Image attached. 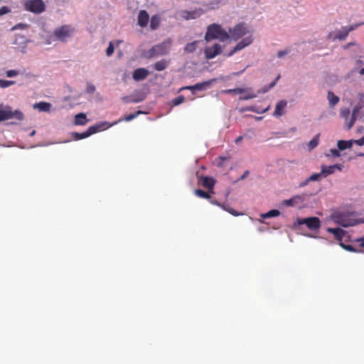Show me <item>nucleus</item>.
I'll list each match as a JSON object with an SVG mask.
<instances>
[{
	"instance_id": "nucleus-59",
	"label": "nucleus",
	"mask_w": 364,
	"mask_h": 364,
	"mask_svg": "<svg viewBox=\"0 0 364 364\" xmlns=\"http://www.w3.org/2000/svg\"><path fill=\"white\" fill-rule=\"evenodd\" d=\"M359 73L361 75H364V67L362 69L360 70Z\"/></svg>"
},
{
	"instance_id": "nucleus-55",
	"label": "nucleus",
	"mask_w": 364,
	"mask_h": 364,
	"mask_svg": "<svg viewBox=\"0 0 364 364\" xmlns=\"http://www.w3.org/2000/svg\"><path fill=\"white\" fill-rule=\"evenodd\" d=\"M210 203L213 205L220 206L223 208V206H225V205H221L220 203H218L216 200H211Z\"/></svg>"
},
{
	"instance_id": "nucleus-13",
	"label": "nucleus",
	"mask_w": 364,
	"mask_h": 364,
	"mask_svg": "<svg viewBox=\"0 0 364 364\" xmlns=\"http://www.w3.org/2000/svg\"><path fill=\"white\" fill-rule=\"evenodd\" d=\"M252 38L251 36H247V37L243 38L241 41L237 43V44L234 48V49L230 53V54L228 55L230 56L232 54H234L235 52L239 51V50L243 49L244 48L248 46L249 45H250L252 43Z\"/></svg>"
},
{
	"instance_id": "nucleus-32",
	"label": "nucleus",
	"mask_w": 364,
	"mask_h": 364,
	"mask_svg": "<svg viewBox=\"0 0 364 364\" xmlns=\"http://www.w3.org/2000/svg\"><path fill=\"white\" fill-rule=\"evenodd\" d=\"M321 176H322L321 171L320 173H313L307 178V180L303 183V185H306L310 181H318Z\"/></svg>"
},
{
	"instance_id": "nucleus-16",
	"label": "nucleus",
	"mask_w": 364,
	"mask_h": 364,
	"mask_svg": "<svg viewBox=\"0 0 364 364\" xmlns=\"http://www.w3.org/2000/svg\"><path fill=\"white\" fill-rule=\"evenodd\" d=\"M200 181L203 187L213 192V187L215 184V181L213 178L208 176H201L200 178Z\"/></svg>"
},
{
	"instance_id": "nucleus-54",
	"label": "nucleus",
	"mask_w": 364,
	"mask_h": 364,
	"mask_svg": "<svg viewBox=\"0 0 364 364\" xmlns=\"http://www.w3.org/2000/svg\"><path fill=\"white\" fill-rule=\"evenodd\" d=\"M287 53V51H286V50H280L278 52L277 56H278V58H282L284 55H285Z\"/></svg>"
},
{
	"instance_id": "nucleus-43",
	"label": "nucleus",
	"mask_w": 364,
	"mask_h": 364,
	"mask_svg": "<svg viewBox=\"0 0 364 364\" xmlns=\"http://www.w3.org/2000/svg\"><path fill=\"white\" fill-rule=\"evenodd\" d=\"M114 50V45L112 42L109 43L108 48L106 50V54L107 56H111Z\"/></svg>"
},
{
	"instance_id": "nucleus-60",
	"label": "nucleus",
	"mask_w": 364,
	"mask_h": 364,
	"mask_svg": "<svg viewBox=\"0 0 364 364\" xmlns=\"http://www.w3.org/2000/svg\"><path fill=\"white\" fill-rule=\"evenodd\" d=\"M350 45H353V43H349L348 45H347V46H346V48H348L349 46H350Z\"/></svg>"
},
{
	"instance_id": "nucleus-48",
	"label": "nucleus",
	"mask_w": 364,
	"mask_h": 364,
	"mask_svg": "<svg viewBox=\"0 0 364 364\" xmlns=\"http://www.w3.org/2000/svg\"><path fill=\"white\" fill-rule=\"evenodd\" d=\"M11 11L8 6H4L0 8V16L9 14Z\"/></svg>"
},
{
	"instance_id": "nucleus-26",
	"label": "nucleus",
	"mask_w": 364,
	"mask_h": 364,
	"mask_svg": "<svg viewBox=\"0 0 364 364\" xmlns=\"http://www.w3.org/2000/svg\"><path fill=\"white\" fill-rule=\"evenodd\" d=\"M198 43V41H194L191 43H187L184 47L185 52L188 53H193L197 48Z\"/></svg>"
},
{
	"instance_id": "nucleus-49",
	"label": "nucleus",
	"mask_w": 364,
	"mask_h": 364,
	"mask_svg": "<svg viewBox=\"0 0 364 364\" xmlns=\"http://www.w3.org/2000/svg\"><path fill=\"white\" fill-rule=\"evenodd\" d=\"M18 74V72L15 70H10L6 72V76L8 77H12L16 76Z\"/></svg>"
},
{
	"instance_id": "nucleus-28",
	"label": "nucleus",
	"mask_w": 364,
	"mask_h": 364,
	"mask_svg": "<svg viewBox=\"0 0 364 364\" xmlns=\"http://www.w3.org/2000/svg\"><path fill=\"white\" fill-rule=\"evenodd\" d=\"M168 66V62L165 60L157 61L154 64V69L157 71H162L165 70Z\"/></svg>"
},
{
	"instance_id": "nucleus-12",
	"label": "nucleus",
	"mask_w": 364,
	"mask_h": 364,
	"mask_svg": "<svg viewBox=\"0 0 364 364\" xmlns=\"http://www.w3.org/2000/svg\"><path fill=\"white\" fill-rule=\"evenodd\" d=\"M181 16L185 20L196 19L203 14L201 9H195L193 11L183 10L181 11Z\"/></svg>"
},
{
	"instance_id": "nucleus-34",
	"label": "nucleus",
	"mask_w": 364,
	"mask_h": 364,
	"mask_svg": "<svg viewBox=\"0 0 364 364\" xmlns=\"http://www.w3.org/2000/svg\"><path fill=\"white\" fill-rule=\"evenodd\" d=\"M144 114V112L141 111V110H138L137 112H136L135 113H132V114H129L127 116H125L122 120H124V121H127V122H129V121H132L134 119H135L137 116H139V114Z\"/></svg>"
},
{
	"instance_id": "nucleus-23",
	"label": "nucleus",
	"mask_w": 364,
	"mask_h": 364,
	"mask_svg": "<svg viewBox=\"0 0 364 364\" xmlns=\"http://www.w3.org/2000/svg\"><path fill=\"white\" fill-rule=\"evenodd\" d=\"M327 98L330 106L332 107L337 105L340 100L339 97L336 96L332 91L328 92Z\"/></svg>"
},
{
	"instance_id": "nucleus-19",
	"label": "nucleus",
	"mask_w": 364,
	"mask_h": 364,
	"mask_svg": "<svg viewBox=\"0 0 364 364\" xmlns=\"http://www.w3.org/2000/svg\"><path fill=\"white\" fill-rule=\"evenodd\" d=\"M303 201V198L300 196H295L290 199L284 200L282 203L285 206H294L295 205L300 203Z\"/></svg>"
},
{
	"instance_id": "nucleus-41",
	"label": "nucleus",
	"mask_w": 364,
	"mask_h": 364,
	"mask_svg": "<svg viewBox=\"0 0 364 364\" xmlns=\"http://www.w3.org/2000/svg\"><path fill=\"white\" fill-rule=\"evenodd\" d=\"M363 25H364V22H361L359 23H355V24L350 25L348 27V26H344V27L346 28V29H347L348 32L350 33V31L355 30L360 26H363Z\"/></svg>"
},
{
	"instance_id": "nucleus-35",
	"label": "nucleus",
	"mask_w": 364,
	"mask_h": 364,
	"mask_svg": "<svg viewBox=\"0 0 364 364\" xmlns=\"http://www.w3.org/2000/svg\"><path fill=\"white\" fill-rule=\"evenodd\" d=\"M280 215V212L278 210H271L265 214L262 215L264 218L277 217Z\"/></svg>"
},
{
	"instance_id": "nucleus-11",
	"label": "nucleus",
	"mask_w": 364,
	"mask_h": 364,
	"mask_svg": "<svg viewBox=\"0 0 364 364\" xmlns=\"http://www.w3.org/2000/svg\"><path fill=\"white\" fill-rule=\"evenodd\" d=\"M222 51L221 46L218 43L214 44L213 46L207 47L205 49V55L206 59H213Z\"/></svg>"
},
{
	"instance_id": "nucleus-31",
	"label": "nucleus",
	"mask_w": 364,
	"mask_h": 364,
	"mask_svg": "<svg viewBox=\"0 0 364 364\" xmlns=\"http://www.w3.org/2000/svg\"><path fill=\"white\" fill-rule=\"evenodd\" d=\"M320 134H316L308 144V148L311 151L316 148L319 143Z\"/></svg>"
},
{
	"instance_id": "nucleus-52",
	"label": "nucleus",
	"mask_w": 364,
	"mask_h": 364,
	"mask_svg": "<svg viewBox=\"0 0 364 364\" xmlns=\"http://www.w3.org/2000/svg\"><path fill=\"white\" fill-rule=\"evenodd\" d=\"M356 242L359 243V245H360L361 247H364V237H363L358 238V239L356 240Z\"/></svg>"
},
{
	"instance_id": "nucleus-42",
	"label": "nucleus",
	"mask_w": 364,
	"mask_h": 364,
	"mask_svg": "<svg viewBox=\"0 0 364 364\" xmlns=\"http://www.w3.org/2000/svg\"><path fill=\"white\" fill-rule=\"evenodd\" d=\"M144 96H141L139 97H136V98H132V99H128V97H124V100H126L127 102H133V103H137V102H141L144 100Z\"/></svg>"
},
{
	"instance_id": "nucleus-53",
	"label": "nucleus",
	"mask_w": 364,
	"mask_h": 364,
	"mask_svg": "<svg viewBox=\"0 0 364 364\" xmlns=\"http://www.w3.org/2000/svg\"><path fill=\"white\" fill-rule=\"evenodd\" d=\"M279 78V76H278V77H277V79H276L274 82H272L270 84V85H269V88H266V89H264V90H263V92H267V91H268V90H269V88H272V87H274V86L275 85L276 82H277V80Z\"/></svg>"
},
{
	"instance_id": "nucleus-58",
	"label": "nucleus",
	"mask_w": 364,
	"mask_h": 364,
	"mask_svg": "<svg viewBox=\"0 0 364 364\" xmlns=\"http://www.w3.org/2000/svg\"><path fill=\"white\" fill-rule=\"evenodd\" d=\"M242 139H243V136H240L235 139V144H239L240 142H241L242 141Z\"/></svg>"
},
{
	"instance_id": "nucleus-18",
	"label": "nucleus",
	"mask_w": 364,
	"mask_h": 364,
	"mask_svg": "<svg viewBox=\"0 0 364 364\" xmlns=\"http://www.w3.org/2000/svg\"><path fill=\"white\" fill-rule=\"evenodd\" d=\"M112 124H109L107 122H102L95 124V125L91 126L90 127V129L95 131V134L98 132L106 130L107 129L112 127Z\"/></svg>"
},
{
	"instance_id": "nucleus-56",
	"label": "nucleus",
	"mask_w": 364,
	"mask_h": 364,
	"mask_svg": "<svg viewBox=\"0 0 364 364\" xmlns=\"http://www.w3.org/2000/svg\"><path fill=\"white\" fill-rule=\"evenodd\" d=\"M95 90V87L92 85H90L87 87L88 92H93Z\"/></svg>"
},
{
	"instance_id": "nucleus-45",
	"label": "nucleus",
	"mask_w": 364,
	"mask_h": 364,
	"mask_svg": "<svg viewBox=\"0 0 364 364\" xmlns=\"http://www.w3.org/2000/svg\"><path fill=\"white\" fill-rule=\"evenodd\" d=\"M223 209H224L225 210L229 212L232 215L237 216V215H240L236 210H235L234 209H232V208H231L230 207H226L225 205V206H223Z\"/></svg>"
},
{
	"instance_id": "nucleus-44",
	"label": "nucleus",
	"mask_w": 364,
	"mask_h": 364,
	"mask_svg": "<svg viewBox=\"0 0 364 364\" xmlns=\"http://www.w3.org/2000/svg\"><path fill=\"white\" fill-rule=\"evenodd\" d=\"M217 160H218V166L220 167H223L225 166V161L228 160V158L220 156L217 159Z\"/></svg>"
},
{
	"instance_id": "nucleus-7",
	"label": "nucleus",
	"mask_w": 364,
	"mask_h": 364,
	"mask_svg": "<svg viewBox=\"0 0 364 364\" xmlns=\"http://www.w3.org/2000/svg\"><path fill=\"white\" fill-rule=\"evenodd\" d=\"M10 119L21 121L23 119V114L18 110L12 111L10 107H6L4 109H0V122Z\"/></svg>"
},
{
	"instance_id": "nucleus-22",
	"label": "nucleus",
	"mask_w": 364,
	"mask_h": 364,
	"mask_svg": "<svg viewBox=\"0 0 364 364\" xmlns=\"http://www.w3.org/2000/svg\"><path fill=\"white\" fill-rule=\"evenodd\" d=\"M87 122L88 119L84 113H79L75 116L74 124L75 125H85Z\"/></svg>"
},
{
	"instance_id": "nucleus-6",
	"label": "nucleus",
	"mask_w": 364,
	"mask_h": 364,
	"mask_svg": "<svg viewBox=\"0 0 364 364\" xmlns=\"http://www.w3.org/2000/svg\"><path fill=\"white\" fill-rule=\"evenodd\" d=\"M25 10L34 13L41 14L46 9V5L43 0H27L24 3Z\"/></svg>"
},
{
	"instance_id": "nucleus-2",
	"label": "nucleus",
	"mask_w": 364,
	"mask_h": 364,
	"mask_svg": "<svg viewBox=\"0 0 364 364\" xmlns=\"http://www.w3.org/2000/svg\"><path fill=\"white\" fill-rule=\"evenodd\" d=\"M335 222L343 227H350L356 225L360 223L352 213H338L333 216Z\"/></svg>"
},
{
	"instance_id": "nucleus-25",
	"label": "nucleus",
	"mask_w": 364,
	"mask_h": 364,
	"mask_svg": "<svg viewBox=\"0 0 364 364\" xmlns=\"http://www.w3.org/2000/svg\"><path fill=\"white\" fill-rule=\"evenodd\" d=\"M338 148L341 151H343L346 149H350L353 146V140L344 141L339 140L337 144Z\"/></svg>"
},
{
	"instance_id": "nucleus-9",
	"label": "nucleus",
	"mask_w": 364,
	"mask_h": 364,
	"mask_svg": "<svg viewBox=\"0 0 364 364\" xmlns=\"http://www.w3.org/2000/svg\"><path fill=\"white\" fill-rule=\"evenodd\" d=\"M298 225H306L311 230H318L321 227V221L317 217H309L297 219Z\"/></svg>"
},
{
	"instance_id": "nucleus-57",
	"label": "nucleus",
	"mask_w": 364,
	"mask_h": 364,
	"mask_svg": "<svg viewBox=\"0 0 364 364\" xmlns=\"http://www.w3.org/2000/svg\"><path fill=\"white\" fill-rule=\"evenodd\" d=\"M249 174V171H245L244 172V173L241 176V177L240 178V180H243L245 179Z\"/></svg>"
},
{
	"instance_id": "nucleus-20",
	"label": "nucleus",
	"mask_w": 364,
	"mask_h": 364,
	"mask_svg": "<svg viewBox=\"0 0 364 364\" xmlns=\"http://www.w3.org/2000/svg\"><path fill=\"white\" fill-rule=\"evenodd\" d=\"M327 232L332 233L334 235L335 238L340 242H341V240L345 235V231L339 228H327Z\"/></svg>"
},
{
	"instance_id": "nucleus-40",
	"label": "nucleus",
	"mask_w": 364,
	"mask_h": 364,
	"mask_svg": "<svg viewBox=\"0 0 364 364\" xmlns=\"http://www.w3.org/2000/svg\"><path fill=\"white\" fill-rule=\"evenodd\" d=\"M184 100H185V97L183 95H179L172 100V105L173 106H177V105L183 103L184 102Z\"/></svg>"
},
{
	"instance_id": "nucleus-39",
	"label": "nucleus",
	"mask_w": 364,
	"mask_h": 364,
	"mask_svg": "<svg viewBox=\"0 0 364 364\" xmlns=\"http://www.w3.org/2000/svg\"><path fill=\"white\" fill-rule=\"evenodd\" d=\"M15 83L12 80H0V87L2 88L8 87Z\"/></svg>"
},
{
	"instance_id": "nucleus-46",
	"label": "nucleus",
	"mask_w": 364,
	"mask_h": 364,
	"mask_svg": "<svg viewBox=\"0 0 364 364\" xmlns=\"http://www.w3.org/2000/svg\"><path fill=\"white\" fill-rule=\"evenodd\" d=\"M355 114L354 113L351 115V117H350V122L348 123V129H350L352 128V127L354 125L355 122Z\"/></svg>"
},
{
	"instance_id": "nucleus-61",
	"label": "nucleus",
	"mask_w": 364,
	"mask_h": 364,
	"mask_svg": "<svg viewBox=\"0 0 364 364\" xmlns=\"http://www.w3.org/2000/svg\"><path fill=\"white\" fill-rule=\"evenodd\" d=\"M267 109H268V107L267 109H264L262 112H265Z\"/></svg>"
},
{
	"instance_id": "nucleus-17",
	"label": "nucleus",
	"mask_w": 364,
	"mask_h": 364,
	"mask_svg": "<svg viewBox=\"0 0 364 364\" xmlns=\"http://www.w3.org/2000/svg\"><path fill=\"white\" fill-rule=\"evenodd\" d=\"M94 134H95V131L90 129V127H89L87 131H85L82 133L73 132L72 134V136H73V139L77 141V140L85 139Z\"/></svg>"
},
{
	"instance_id": "nucleus-38",
	"label": "nucleus",
	"mask_w": 364,
	"mask_h": 364,
	"mask_svg": "<svg viewBox=\"0 0 364 364\" xmlns=\"http://www.w3.org/2000/svg\"><path fill=\"white\" fill-rule=\"evenodd\" d=\"M340 246L348 252H358V250L353 246H352L350 245L343 244L342 242H340Z\"/></svg>"
},
{
	"instance_id": "nucleus-21",
	"label": "nucleus",
	"mask_w": 364,
	"mask_h": 364,
	"mask_svg": "<svg viewBox=\"0 0 364 364\" xmlns=\"http://www.w3.org/2000/svg\"><path fill=\"white\" fill-rule=\"evenodd\" d=\"M287 105V102L285 100H280L276 105L274 115L276 117H280L284 114V109Z\"/></svg>"
},
{
	"instance_id": "nucleus-29",
	"label": "nucleus",
	"mask_w": 364,
	"mask_h": 364,
	"mask_svg": "<svg viewBox=\"0 0 364 364\" xmlns=\"http://www.w3.org/2000/svg\"><path fill=\"white\" fill-rule=\"evenodd\" d=\"M245 92H247V90L245 88H240V87L222 90V93L235 94V95L245 93Z\"/></svg>"
},
{
	"instance_id": "nucleus-51",
	"label": "nucleus",
	"mask_w": 364,
	"mask_h": 364,
	"mask_svg": "<svg viewBox=\"0 0 364 364\" xmlns=\"http://www.w3.org/2000/svg\"><path fill=\"white\" fill-rule=\"evenodd\" d=\"M331 154L335 156V157H338L340 156V152L338 150L336 149H332L330 150Z\"/></svg>"
},
{
	"instance_id": "nucleus-37",
	"label": "nucleus",
	"mask_w": 364,
	"mask_h": 364,
	"mask_svg": "<svg viewBox=\"0 0 364 364\" xmlns=\"http://www.w3.org/2000/svg\"><path fill=\"white\" fill-rule=\"evenodd\" d=\"M340 114L342 118L348 119V118L350 117V111L349 108L343 107L341 109Z\"/></svg>"
},
{
	"instance_id": "nucleus-50",
	"label": "nucleus",
	"mask_w": 364,
	"mask_h": 364,
	"mask_svg": "<svg viewBox=\"0 0 364 364\" xmlns=\"http://www.w3.org/2000/svg\"><path fill=\"white\" fill-rule=\"evenodd\" d=\"M353 143H355L357 145L360 146L364 145V136H363L362 138L357 139V140H353Z\"/></svg>"
},
{
	"instance_id": "nucleus-30",
	"label": "nucleus",
	"mask_w": 364,
	"mask_h": 364,
	"mask_svg": "<svg viewBox=\"0 0 364 364\" xmlns=\"http://www.w3.org/2000/svg\"><path fill=\"white\" fill-rule=\"evenodd\" d=\"M160 24V18L158 15H154L151 18L150 28L156 30Z\"/></svg>"
},
{
	"instance_id": "nucleus-24",
	"label": "nucleus",
	"mask_w": 364,
	"mask_h": 364,
	"mask_svg": "<svg viewBox=\"0 0 364 364\" xmlns=\"http://www.w3.org/2000/svg\"><path fill=\"white\" fill-rule=\"evenodd\" d=\"M51 105L49 102H41L36 103L33 105L34 108H38L41 112H48L50 109Z\"/></svg>"
},
{
	"instance_id": "nucleus-8",
	"label": "nucleus",
	"mask_w": 364,
	"mask_h": 364,
	"mask_svg": "<svg viewBox=\"0 0 364 364\" xmlns=\"http://www.w3.org/2000/svg\"><path fill=\"white\" fill-rule=\"evenodd\" d=\"M229 32L230 38L237 41L248 33L249 31L245 24L238 23L233 28L230 29Z\"/></svg>"
},
{
	"instance_id": "nucleus-47",
	"label": "nucleus",
	"mask_w": 364,
	"mask_h": 364,
	"mask_svg": "<svg viewBox=\"0 0 364 364\" xmlns=\"http://www.w3.org/2000/svg\"><path fill=\"white\" fill-rule=\"evenodd\" d=\"M355 114L354 113L351 115V117H350V122L348 123V129H350L352 128V127L354 125L355 122Z\"/></svg>"
},
{
	"instance_id": "nucleus-4",
	"label": "nucleus",
	"mask_w": 364,
	"mask_h": 364,
	"mask_svg": "<svg viewBox=\"0 0 364 364\" xmlns=\"http://www.w3.org/2000/svg\"><path fill=\"white\" fill-rule=\"evenodd\" d=\"M172 41L167 39L161 43L153 46L149 51V57H155L159 55H164L168 53Z\"/></svg>"
},
{
	"instance_id": "nucleus-3",
	"label": "nucleus",
	"mask_w": 364,
	"mask_h": 364,
	"mask_svg": "<svg viewBox=\"0 0 364 364\" xmlns=\"http://www.w3.org/2000/svg\"><path fill=\"white\" fill-rule=\"evenodd\" d=\"M75 33V28L70 25H63L55 29L54 36L61 42H66Z\"/></svg>"
},
{
	"instance_id": "nucleus-14",
	"label": "nucleus",
	"mask_w": 364,
	"mask_h": 364,
	"mask_svg": "<svg viewBox=\"0 0 364 364\" xmlns=\"http://www.w3.org/2000/svg\"><path fill=\"white\" fill-rule=\"evenodd\" d=\"M149 74L148 70L145 68H137L132 74V77L136 81H141L144 80Z\"/></svg>"
},
{
	"instance_id": "nucleus-27",
	"label": "nucleus",
	"mask_w": 364,
	"mask_h": 364,
	"mask_svg": "<svg viewBox=\"0 0 364 364\" xmlns=\"http://www.w3.org/2000/svg\"><path fill=\"white\" fill-rule=\"evenodd\" d=\"M348 34L349 33L348 32L347 29H346L345 27H342L341 30L336 33V36L334 37V39L344 41L347 38Z\"/></svg>"
},
{
	"instance_id": "nucleus-36",
	"label": "nucleus",
	"mask_w": 364,
	"mask_h": 364,
	"mask_svg": "<svg viewBox=\"0 0 364 364\" xmlns=\"http://www.w3.org/2000/svg\"><path fill=\"white\" fill-rule=\"evenodd\" d=\"M247 90V94L244 96H242L240 97V100H250V99H252V98H255L257 97V95L251 92L250 91V88H247L246 89Z\"/></svg>"
},
{
	"instance_id": "nucleus-33",
	"label": "nucleus",
	"mask_w": 364,
	"mask_h": 364,
	"mask_svg": "<svg viewBox=\"0 0 364 364\" xmlns=\"http://www.w3.org/2000/svg\"><path fill=\"white\" fill-rule=\"evenodd\" d=\"M194 193L197 196L202 198L210 199L211 198L210 195L208 193L201 189H196Z\"/></svg>"
},
{
	"instance_id": "nucleus-5",
	"label": "nucleus",
	"mask_w": 364,
	"mask_h": 364,
	"mask_svg": "<svg viewBox=\"0 0 364 364\" xmlns=\"http://www.w3.org/2000/svg\"><path fill=\"white\" fill-rule=\"evenodd\" d=\"M229 79V76H221L218 78H213L207 81L196 83L193 85L186 86L182 87L181 90H188L192 91V92H193L195 90H204L210 86L213 82H215L218 80L225 81Z\"/></svg>"
},
{
	"instance_id": "nucleus-15",
	"label": "nucleus",
	"mask_w": 364,
	"mask_h": 364,
	"mask_svg": "<svg viewBox=\"0 0 364 364\" xmlns=\"http://www.w3.org/2000/svg\"><path fill=\"white\" fill-rule=\"evenodd\" d=\"M149 15L145 10H141L138 15V25L141 27H146L149 23Z\"/></svg>"
},
{
	"instance_id": "nucleus-10",
	"label": "nucleus",
	"mask_w": 364,
	"mask_h": 364,
	"mask_svg": "<svg viewBox=\"0 0 364 364\" xmlns=\"http://www.w3.org/2000/svg\"><path fill=\"white\" fill-rule=\"evenodd\" d=\"M343 168V164H334L331 166H321L322 176L326 178L328 176L335 173L336 170L341 171Z\"/></svg>"
},
{
	"instance_id": "nucleus-1",
	"label": "nucleus",
	"mask_w": 364,
	"mask_h": 364,
	"mask_svg": "<svg viewBox=\"0 0 364 364\" xmlns=\"http://www.w3.org/2000/svg\"><path fill=\"white\" fill-rule=\"evenodd\" d=\"M230 38L229 33L223 30L218 24H211L208 26L207 32L205 36L206 41L212 39H219L221 41H225Z\"/></svg>"
}]
</instances>
